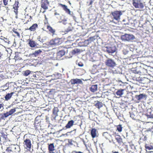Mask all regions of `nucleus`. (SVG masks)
I'll use <instances>...</instances> for the list:
<instances>
[{
	"instance_id": "11",
	"label": "nucleus",
	"mask_w": 153,
	"mask_h": 153,
	"mask_svg": "<svg viewBox=\"0 0 153 153\" xmlns=\"http://www.w3.org/2000/svg\"><path fill=\"white\" fill-rule=\"evenodd\" d=\"M19 2L18 0H15V3L13 5V8L14 9V12L16 15V17H17V16L18 15V10L19 6Z\"/></svg>"
},
{
	"instance_id": "28",
	"label": "nucleus",
	"mask_w": 153,
	"mask_h": 153,
	"mask_svg": "<svg viewBox=\"0 0 153 153\" xmlns=\"http://www.w3.org/2000/svg\"><path fill=\"white\" fill-rule=\"evenodd\" d=\"M42 52V51L40 50H38L35 51L33 53L32 55H34L35 56H37L39 54L41 53Z\"/></svg>"
},
{
	"instance_id": "29",
	"label": "nucleus",
	"mask_w": 153,
	"mask_h": 153,
	"mask_svg": "<svg viewBox=\"0 0 153 153\" xmlns=\"http://www.w3.org/2000/svg\"><path fill=\"white\" fill-rule=\"evenodd\" d=\"M59 110L57 107H54L53 109V113L56 116H57V112H58Z\"/></svg>"
},
{
	"instance_id": "50",
	"label": "nucleus",
	"mask_w": 153,
	"mask_h": 153,
	"mask_svg": "<svg viewBox=\"0 0 153 153\" xmlns=\"http://www.w3.org/2000/svg\"><path fill=\"white\" fill-rule=\"evenodd\" d=\"M69 31V30L65 31V32H66V33H67Z\"/></svg>"
},
{
	"instance_id": "7",
	"label": "nucleus",
	"mask_w": 153,
	"mask_h": 153,
	"mask_svg": "<svg viewBox=\"0 0 153 153\" xmlns=\"http://www.w3.org/2000/svg\"><path fill=\"white\" fill-rule=\"evenodd\" d=\"M61 39L59 38H55L50 40L49 43L51 45H58L62 43Z\"/></svg>"
},
{
	"instance_id": "10",
	"label": "nucleus",
	"mask_w": 153,
	"mask_h": 153,
	"mask_svg": "<svg viewBox=\"0 0 153 153\" xmlns=\"http://www.w3.org/2000/svg\"><path fill=\"white\" fill-rule=\"evenodd\" d=\"M58 5L59 6L62 7V9L65 11L66 13L70 15H71V11L70 9L68 8L67 6L61 3H59Z\"/></svg>"
},
{
	"instance_id": "46",
	"label": "nucleus",
	"mask_w": 153,
	"mask_h": 153,
	"mask_svg": "<svg viewBox=\"0 0 153 153\" xmlns=\"http://www.w3.org/2000/svg\"><path fill=\"white\" fill-rule=\"evenodd\" d=\"M123 53L124 55L126 54L127 53H128V52L126 51H123Z\"/></svg>"
},
{
	"instance_id": "17",
	"label": "nucleus",
	"mask_w": 153,
	"mask_h": 153,
	"mask_svg": "<svg viewBox=\"0 0 153 153\" xmlns=\"http://www.w3.org/2000/svg\"><path fill=\"white\" fill-rule=\"evenodd\" d=\"M38 25L37 24H34L27 30H29L31 31H35L38 28Z\"/></svg>"
},
{
	"instance_id": "6",
	"label": "nucleus",
	"mask_w": 153,
	"mask_h": 153,
	"mask_svg": "<svg viewBox=\"0 0 153 153\" xmlns=\"http://www.w3.org/2000/svg\"><path fill=\"white\" fill-rule=\"evenodd\" d=\"M121 38L123 40L129 41L133 40L134 39L135 37L133 35L125 34L124 35H123L121 36Z\"/></svg>"
},
{
	"instance_id": "23",
	"label": "nucleus",
	"mask_w": 153,
	"mask_h": 153,
	"mask_svg": "<svg viewBox=\"0 0 153 153\" xmlns=\"http://www.w3.org/2000/svg\"><path fill=\"white\" fill-rule=\"evenodd\" d=\"M12 148H15V147L14 146H10L7 148L6 150L7 152V153H13L14 151L13 150V149H12Z\"/></svg>"
},
{
	"instance_id": "35",
	"label": "nucleus",
	"mask_w": 153,
	"mask_h": 153,
	"mask_svg": "<svg viewBox=\"0 0 153 153\" xmlns=\"http://www.w3.org/2000/svg\"><path fill=\"white\" fill-rule=\"evenodd\" d=\"M30 71L29 70H27L24 71V75L25 76H27L30 73Z\"/></svg>"
},
{
	"instance_id": "32",
	"label": "nucleus",
	"mask_w": 153,
	"mask_h": 153,
	"mask_svg": "<svg viewBox=\"0 0 153 153\" xmlns=\"http://www.w3.org/2000/svg\"><path fill=\"white\" fill-rule=\"evenodd\" d=\"M137 67L135 68H132L131 69V71L133 73H134L135 74H138V73L137 71Z\"/></svg>"
},
{
	"instance_id": "48",
	"label": "nucleus",
	"mask_w": 153,
	"mask_h": 153,
	"mask_svg": "<svg viewBox=\"0 0 153 153\" xmlns=\"http://www.w3.org/2000/svg\"><path fill=\"white\" fill-rule=\"evenodd\" d=\"M66 21H67L66 19H63L62 20L61 22H66Z\"/></svg>"
},
{
	"instance_id": "18",
	"label": "nucleus",
	"mask_w": 153,
	"mask_h": 153,
	"mask_svg": "<svg viewBox=\"0 0 153 153\" xmlns=\"http://www.w3.org/2000/svg\"><path fill=\"white\" fill-rule=\"evenodd\" d=\"M125 90L124 89H120L118 90L116 92V94L118 96V97L119 98L121 97L123 94V91Z\"/></svg>"
},
{
	"instance_id": "14",
	"label": "nucleus",
	"mask_w": 153,
	"mask_h": 153,
	"mask_svg": "<svg viewBox=\"0 0 153 153\" xmlns=\"http://www.w3.org/2000/svg\"><path fill=\"white\" fill-rule=\"evenodd\" d=\"M137 71L138 74L140 75L145 74V73L146 71V70L143 68L141 66L137 67Z\"/></svg>"
},
{
	"instance_id": "9",
	"label": "nucleus",
	"mask_w": 153,
	"mask_h": 153,
	"mask_svg": "<svg viewBox=\"0 0 153 153\" xmlns=\"http://www.w3.org/2000/svg\"><path fill=\"white\" fill-rule=\"evenodd\" d=\"M106 51L109 53H112L115 52L116 50V48L114 45L106 47Z\"/></svg>"
},
{
	"instance_id": "40",
	"label": "nucleus",
	"mask_w": 153,
	"mask_h": 153,
	"mask_svg": "<svg viewBox=\"0 0 153 153\" xmlns=\"http://www.w3.org/2000/svg\"><path fill=\"white\" fill-rule=\"evenodd\" d=\"M54 15L55 16H56V17L58 18L60 17V14L57 13V12H56L54 13Z\"/></svg>"
},
{
	"instance_id": "39",
	"label": "nucleus",
	"mask_w": 153,
	"mask_h": 153,
	"mask_svg": "<svg viewBox=\"0 0 153 153\" xmlns=\"http://www.w3.org/2000/svg\"><path fill=\"white\" fill-rule=\"evenodd\" d=\"M144 80L145 82L143 81V82H142V83L145 84L146 83H148L149 81V80L148 78H144L143 79V81Z\"/></svg>"
},
{
	"instance_id": "27",
	"label": "nucleus",
	"mask_w": 153,
	"mask_h": 153,
	"mask_svg": "<svg viewBox=\"0 0 153 153\" xmlns=\"http://www.w3.org/2000/svg\"><path fill=\"white\" fill-rule=\"evenodd\" d=\"M13 94V92H12L10 93H8L4 97L5 100H9L11 98Z\"/></svg>"
},
{
	"instance_id": "22",
	"label": "nucleus",
	"mask_w": 153,
	"mask_h": 153,
	"mask_svg": "<svg viewBox=\"0 0 153 153\" xmlns=\"http://www.w3.org/2000/svg\"><path fill=\"white\" fill-rule=\"evenodd\" d=\"M146 97V95L143 94H140L139 95H136L135 98L138 100H140Z\"/></svg>"
},
{
	"instance_id": "5",
	"label": "nucleus",
	"mask_w": 153,
	"mask_h": 153,
	"mask_svg": "<svg viewBox=\"0 0 153 153\" xmlns=\"http://www.w3.org/2000/svg\"><path fill=\"white\" fill-rule=\"evenodd\" d=\"M49 4V2L48 0H41V7L45 10L42 13H44L46 10L48 8V6Z\"/></svg>"
},
{
	"instance_id": "16",
	"label": "nucleus",
	"mask_w": 153,
	"mask_h": 153,
	"mask_svg": "<svg viewBox=\"0 0 153 153\" xmlns=\"http://www.w3.org/2000/svg\"><path fill=\"white\" fill-rule=\"evenodd\" d=\"M70 81L72 85H74L76 84H81L82 82V81L80 79L77 78L72 79Z\"/></svg>"
},
{
	"instance_id": "21",
	"label": "nucleus",
	"mask_w": 153,
	"mask_h": 153,
	"mask_svg": "<svg viewBox=\"0 0 153 153\" xmlns=\"http://www.w3.org/2000/svg\"><path fill=\"white\" fill-rule=\"evenodd\" d=\"M97 85H92L90 88V91L93 92H94L97 91Z\"/></svg>"
},
{
	"instance_id": "20",
	"label": "nucleus",
	"mask_w": 153,
	"mask_h": 153,
	"mask_svg": "<svg viewBox=\"0 0 153 153\" xmlns=\"http://www.w3.org/2000/svg\"><path fill=\"white\" fill-rule=\"evenodd\" d=\"M74 121L73 120H71L68 122V123L65 126V127L66 128H70L74 124Z\"/></svg>"
},
{
	"instance_id": "1",
	"label": "nucleus",
	"mask_w": 153,
	"mask_h": 153,
	"mask_svg": "<svg viewBox=\"0 0 153 153\" xmlns=\"http://www.w3.org/2000/svg\"><path fill=\"white\" fill-rule=\"evenodd\" d=\"M102 135L106 139L108 140L110 142L114 144L116 143L114 141L113 138L112 137V136L115 137V139L116 140L117 142L119 145H120L123 143L122 139L121 138V136L117 134L116 132L111 131L110 132H104L103 133Z\"/></svg>"
},
{
	"instance_id": "24",
	"label": "nucleus",
	"mask_w": 153,
	"mask_h": 153,
	"mask_svg": "<svg viewBox=\"0 0 153 153\" xmlns=\"http://www.w3.org/2000/svg\"><path fill=\"white\" fill-rule=\"evenodd\" d=\"M65 52L63 50L59 51L57 53V55L59 58L65 55Z\"/></svg>"
},
{
	"instance_id": "52",
	"label": "nucleus",
	"mask_w": 153,
	"mask_h": 153,
	"mask_svg": "<svg viewBox=\"0 0 153 153\" xmlns=\"http://www.w3.org/2000/svg\"><path fill=\"white\" fill-rule=\"evenodd\" d=\"M122 84H123V85H124V83H122Z\"/></svg>"
},
{
	"instance_id": "33",
	"label": "nucleus",
	"mask_w": 153,
	"mask_h": 153,
	"mask_svg": "<svg viewBox=\"0 0 153 153\" xmlns=\"http://www.w3.org/2000/svg\"><path fill=\"white\" fill-rule=\"evenodd\" d=\"M145 148L146 149H147L149 150L153 149V146H148L147 144H146L145 145Z\"/></svg>"
},
{
	"instance_id": "36",
	"label": "nucleus",
	"mask_w": 153,
	"mask_h": 153,
	"mask_svg": "<svg viewBox=\"0 0 153 153\" xmlns=\"http://www.w3.org/2000/svg\"><path fill=\"white\" fill-rule=\"evenodd\" d=\"M80 50L78 49H74L73 50L72 52L74 54L80 52Z\"/></svg>"
},
{
	"instance_id": "43",
	"label": "nucleus",
	"mask_w": 153,
	"mask_h": 153,
	"mask_svg": "<svg viewBox=\"0 0 153 153\" xmlns=\"http://www.w3.org/2000/svg\"><path fill=\"white\" fill-rule=\"evenodd\" d=\"M4 4V5L6 6L7 4L8 0H3Z\"/></svg>"
},
{
	"instance_id": "12",
	"label": "nucleus",
	"mask_w": 153,
	"mask_h": 153,
	"mask_svg": "<svg viewBox=\"0 0 153 153\" xmlns=\"http://www.w3.org/2000/svg\"><path fill=\"white\" fill-rule=\"evenodd\" d=\"M24 145H25L26 148L29 149H30L31 148V144L30 140V139H26L25 140H24Z\"/></svg>"
},
{
	"instance_id": "34",
	"label": "nucleus",
	"mask_w": 153,
	"mask_h": 153,
	"mask_svg": "<svg viewBox=\"0 0 153 153\" xmlns=\"http://www.w3.org/2000/svg\"><path fill=\"white\" fill-rule=\"evenodd\" d=\"M16 111V108L12 109H11L10 111H9L8 112L9 114L10 115L13 114L14 112H15Z\"/></svg>"
},
{
	"instance_id": "45",
	"label": "nucleus",
	"mask_w": 153,
	"mask_h": 153,
	"mask_svg": "<svg viewBox=\"0 0 153 153\" xmlns=\"http://www.w3.org/2000/svg\"><path fill=\"white\" fill-rule=\"evenodd\" d=\"M143 140V141H146L147 140V138L145 136H144L143 138H142Z\"/></svg>"
},
{
	"instance_id": "37",
	"label": "nucleus",
	"mask_w": 153,
	"mask_h": 153,
	"mask_svg": "<svg viewBox=\"0 0 153 153\" xmlns=\"http://www.w3.org/2000/svg\"><path fill=\"white\" fill-rule=\"evenodd\" d=\"M1 136L5 139V140H7V135L4 133H2Z\"/></svg>"
},
{
	"instance_id": "51",
	"label": "nucleus",
	"mask_w": 153,
	"mask_h": 153,
	"mask_svg": "<svg viewBox=\"0 0 153 153\" xmlns=\"http://www.w3.org/2000/svg\"><path fill=\"white\" fill-rule=\"evenodd\" d=\"M113 153H118V152H113Z\"/></svg>"
},
{
	"instance_id": "4",
	"label": "nucleus",
	"mask_w": 153,
	"mask_h": 153,
	"mask_svg": "<svg viewBox=\"0 0 153 153\" xmlns=\"http://www.w3.org/2000/svg\"><path fill=\"white\" fill-rule=\"evenodd\" d=\"M105 65L109 68H113L116 66V64L114 61L111 59L109 58L105 62Z\"/></svg>"
},
{
	"instance_id": "47",
	"label": "nucleus",
	"mask_w": 153,
	"mask_h": 153,
	"mask_svg": "<svg viewBox=\"0 0 153 153\" xmlns=\"http://www.w3.org/2000/svg\"><path fill=\"white\" fill-rule=\"evenodd\" d=\"M151 132V129H149V130H147L146 131H145V132H146V133H148V132Z\"/></svg>"
},
{
	"instance_id": "44",
	"label": "nucleus",
	"mask_w": 153,
	"mask_h": 153,
	"mask_svg": "<svg viewBox=\"0 0 153 153\" xmlns=\"http://www.w3.org/2000/svg\"><path fill=\"white\" fill-rule=\"evenodd\" d=\"M14 59H15V61H17L18 60V59H22V58H20V59H19L18 58V57L17 56H15L14 57Z\"/></svg>"
},
{
	"instance_id": "8",
	"label": "nucleus",
	"mask_w": 153,
	"mask_h": 153,
	"mask_svg": "<svg viewBox=\"0 0 153 153\" xmlns=\"http://www.w3.org/2000/svg\"><path fill=\"white\" fill-rule=\"evenodd\" d=\"M46 27L50 34H51L52 36L55 34L56 30L52 27L48 23L47 24Z\"/></svg>"
},
{
	"instance_id": "13",
	"label": "nucleus",
	"mask_w": 153,
	"mask_h": 153,
	"mask_svg": "<svg viewBox=\"0 0 153 153\" xmlns=\"http://www.w3.org/2000/svg\"><path fill=\"white\" fill-rule=\"evenodd\" d=\"M48 150L49 153H55V151L54 144L53 143L48 144Z\"/></svg>"
},
{
	"instance_id": "2",
	"label": "nucleus",
	"mask_w": 153,
	"mask_h": 153,
	"mask_svg": "<svg viewBox=\"0 0 153 153\" xmlns=\"http://www.w3.org/2000/svg\"><path fill=\"white\" fill-rule=\"evenodd\" d=\"M132 4L136 8L143 9L145 6V3L142 2L141 0H132Z\"/></svg>"
},
{
	"instance_id": "26",
	"label": "nucleus",
	"mask_w": 153,
	"mask_h": 153,
	"mask_svg": "<svg viewBox=\"0 0 153 153\" xmlns=\"http://www.w3.org/2000/svg\"><path fill=\"white\" fill-rule=\"evenodd\" d=\"M25 19L27 20L26 23L30 21L32 19V16H29L28 14H27L26 15L25 14Z\"/></svg>"
},
{
	"instance_id": "42",
	"label": "nucleus",
	"mask_w": 153,
	"mask_h": 153,
	"mask_svg": "<svg viewBox=\"0 0 153 153\" xmlns=\"http://www.w3.org/2000/svg\"><path fill=\"white\" fill-rule=\"evenodd\" d=\"M78 65L79 67H82L83 66V63L81 62H79L78 63Z\"/></svg>"
},
{
	"instance_id": "19",
	"label": "nucleus",
	"mask_w": 153,
	"mask_h": 153,
	"mask_svg": "<svg viewBox=\"0 0 153 153\" xmlns=\"http://www.w3.org/2000/svg\"><path fill=\"white\" fill-rule=\"evenodd\" d=\"M28 44L31 47L33 48L36 46V44L34 41L29 39L28 40Z\"/></svg>"
},
{
	"instance_id": "41",
	"label": "nucleus",
	"mask_w": 153,
	"mask_h": 153,
	"mask_svg": "<svg viewBox=\"0 0 153 153\" xmlns=\"http://www.w3.org/2000/svg\"><path fill=\"white\" fill-rule=\"evenodd\" d=\"M9 113L8 112H7L6 113H4L3 114V116L4 117H8V116L10 115V114H9Z\"/></svg>"
},
{
	"instance_id": "3",
	"label": "nucleus",
	"mask_w": 153,
	"mask_h": 153,
	"mask_svg": "<svg viewBox=\"0 0 153 153\" xmlns=\"http://www.w3.org/2000/svg\"><path fill=\"white\" fill-rule=\"evenodd\" d=\"M111 14L115 20L119 21L120 19V17L122 13L121 11L115 10L111 12Z\"/></svg>"
},
{
	"instance_id": "38",
	"label": "nucleus",
	"mask_w": 153,
	"mask_h": 153,
	"mask_svg": "<svg viewBox=\"0 0 153 153\" xmlns=\"http://www.w3.org/2000/svg\"><path fill=\"white\" fill-rule=\"evenodd\" d=\"M94 1V0H89V1L87 2V4H88V5L90 6L92 4Z\"/></svg>"
},
{
	"instance_id": "49",
	"label": "nucleus",
	"mask_w": 153,
	"mask_h": 153,
	"mask_svg": "<svg viewBox=\"0 0 153 153\" xmlns=\"http://www.w3.org/2000/svg\"><path fill=\"white\" fill-rule=\"evenodd\" d=\"M2 55V54L1 53V52H0V59H1V58Z\"/></svg>"
},
{
	"instance_id": "25",
	"label": "nucleus",
	"mask_w": 153,
	"mask_h": 153,
	"mask_svg": "<svg viewBox=\"0 0 153 153\" xmlns=\"http://www.w3.org/2000/svg\"><path fill=\"white\" fill-rule=\"evenodd\" d=\"M94 105L97 108L100 109L103 106V104L101 102L97 101V103L95 104Z\"/></svg>"
},
{
	"instance_id": "30",
	"label": "nucleus",
	"mask_w": 153,
	"mask_h": 153,
	"mask_svg": "<svg viewBox=\"0 0 153 153\" xmlns=\"http://www.w3.org/2000/svg\"><path fill=\"white\" fill-rule=\"evenodd\" d=\"M13 31L15 34H16V35H15V36H17L19 37H20V35L18 31L16 29H15L14 28L12 30Z\"/></svg>"
},
{
	"instance_id": "31",
	"label": "nucleus",
	"mask_w": 153,
	"mask_h": 153,
	"mask_svg": "<svg viewBox=\"0 0 153 153\" xmlns=\"http://www.w3.org/2000/svg\"><path fill=\"white\" fill-rule=\"evenodd\" d=\"M122 128L123 127L121 125L117 126V130L119 132H120L122 131Z\"/></svg>"
},
{
	"instance_id": "15",
	"label": "nucleus",
	"mask_w": 153,
	"mask_h": 153,
	"mask_svg": "<svg viewBox=\"0 0 153 153\" xmlns=\"http://www.w3.org/2000/svg\"><path fill=\"white\" fill-rule=\"evenodd\" d=\"M91 134L92 137L94 138L98 136V131L96 129L92 128L91 131Z\"/></svg>"
}]
</instances>
